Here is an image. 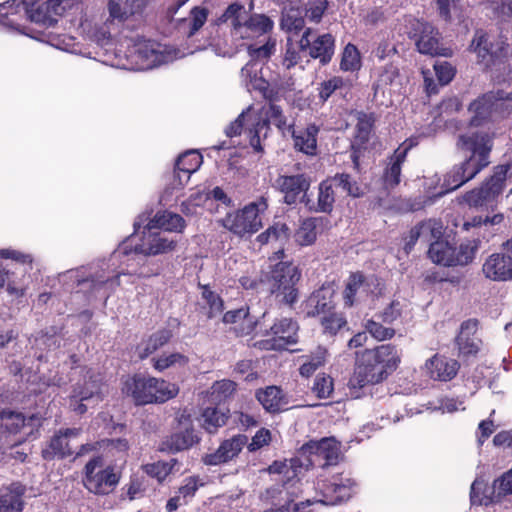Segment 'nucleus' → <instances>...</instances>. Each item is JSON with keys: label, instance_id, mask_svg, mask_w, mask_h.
<instances>
[{"label": "nucleus", "instance_id": "f257e3e1", "mask_svg": "<svg viewBox=\"0 0 512 512\" xmlns=\"http://www.w3.org/2000/svg\"><path fill=\"white\" fill-rule=\"evenodd\" d=\"M458 147L470 153L460 165L454 166L445 176L439 188L432 187L440 179L435 176L429 184L431 197H441L456 190L469 180L473 179L483 168L489 164V155L492 149V136L485 131L470 130L459 137Z\"/></svg>", "mask_w": 512, "mask_h": 512}, {"label": "nucleus", "instance_id": "f03ea898", "mask_svg": "<svg viewBox=\"0 0 512 512\" xmlns=\"http://www.w3.org/2000/svg\"><path fill=\"white\" fill-rule=\"evenodd\" d=\"M401 362V354L396 346L383 344L365 350L349 380L348 386L353 397H360L359 390L382 382Z\"/></svg>", "mask_w": 512, "mask_h": 512}, {"label": "nucleus", "instance_id": "7ed1b4c3", "mask_svg": "<svg viewBox=\"0 0 512 512\" xmlns=\"http://www.w3.org/2000/svg\"><path fill=\"white\" fill-rule=\"evenodd\" d=\"M269 123L274 124L283 134L292 130V125L287 122L282 110L270 104L267 108L249 106L226 128V135L234 137L244 131L251 147L261 152V142L268 135Z\"/></svg>", "mask_w": 512, "mask_h": 512}, {"label": "nucleus", "instance_id": "20e7f679", "mask_svg": "<svg viewBox=\"0 0 512 512\" xmlns=\"http://www.w3.org/2000/svg\"><path fill=\"white\" fill-rule=\"evenodd\" d=\"M143 4V0H108V15H86L80 20L79 29L87 39L104 47L111 42L112 32L117 25L139 14Z\"/></svg>", "mask_w": 512, "mask_h": 512}, {"label": "nucleus", "instance_id": "39448f33", "mask_svg": "<svg viewBox=\"0 0 512 512\" xmlns=\"http://www.w3.org/2000/svg\"><path fill=\"white\" fill-rule=\"evenodd\" d=\"M80 0H10L0 4V22L18 28V21L29 19L31 22L51 26L54 14H61Z\"/></svg>", "mask_w": 512, "mask_h": 512}, {"label": "nucleus", "instance_id": "423d86ee", "mask_svg": "<svg viewBox=\"0 0 512 512\" xmlns=\"http://www.w3.org/2000/svg\"><path fill=\"white\" fill-rule=\"evenodd\" d=\"M300 455L306 458L305 463L298 458L274 461L268 468L269 473L282 475L281 480L287 486L298 477L304 467L315 465L322 459L326 461L325 464L335 463L340 456V444L332 437L311 440L301 447Z\"/></svg>", "mask_w": 512, "mask_h": 512}, {"label": "nucleus", "instance_id": "0eeeda50", "mask_svg": "<svg viewBox=\"0 0 512 512\" xmlns=\"http://www.w3.org/2000/svg\"><path fill=\"white\" fill-rule=\"evenodd\" d=\"M184 55L151 40H131L127 44V51L124 52L127 62L123 63L122 67L136 71L149 70Z\"/></svg>", "mask_w": 512, "mask_h": 512}, {"label": "nucleus", "instance_id": "6e6552de", "mask_svg": "<svg viewBox=\"0 0 512 512\" xmlns=\"http://www.w3.org/2000/svg\"><path fill=\"white\" fill-rule=\"evenodd\" d=\"M268 208L264 197L250 202L240 209L227 213L222 226L239 237H249L262 228V215Z\"/></svg>", "mask_w": 512, "mask_h": 512}, {"label": "nucleus", "instance_id": "1a4fd4ad", "mask_svg": "<svg viewBox=\"0 0 512 512\" xmlns=\"http://www.w3.org/2000/svg\"><path fill=\"white\" fill-rule=\"evenodd\" d=\"M155 229H149V223L144 228L139 243L135 242V237H130L120 244L114 253V257L123 255L126 259L123 263L130 260V254H142L144 256H155L171 252L176 247V241L168 238Z\"/></svg>", "mask_w": 512, "mask_h": 512}, {"label": "nucleus", "instance_id": "9d476101", "mask_svg": "<svg viewBox=\"0 0 512 512\" xmlns=\"http://www.w3.org/2000/svg\"><path fill=\"white\" fill-rule=\"evenodd\" d=\"M119 481L120 473L101 457L90 459L84 467L82 482L90 493L108 495L114 491Z\"/></svg>", "mask_w": 512, "mask_h": 512}, {"label": "nucleus", "instance_id": "9b49d317", "mask_svg": "<svg viewBox=\"0 0 512 512\" xmlns=\"http://www.w3.org/2000/svg\"><path fill=\"white\" fill-rule=\"evenodd\" d=\"M301 272L291 262H279L273 266L267 278L269 290L279 301L293 304L298 298L297 283Z\"/></svg>", "mask_w": 512, "mask_h": 512}, {"label": "nucleus", "instance_id": "f8f14e48", "mask_svg": "<svg viewBox=\"0 0 512 512\" xmlns=\"http://www.w3.org/2000/svg\"><path fill=\"white\" fill-rule=\"evenodd\" d=\"M334 186L341 187L348 195L353 197H359L363 194L361 187L356 182H352L349 175H336L334 178L326 179L320 183L316 211L323 213L332 211L335 201Z\"/></svg>", "mask_w": 512, "mask_h": 512}, {"label": "nucleus", "instance_id": "ddd939ff", "mask_svg": "<svg viewBox=\"0 0 512 512\" xmlns=\"http://www.w3.org/2000/svg\"><path fill=\"white\" fill-rule=\"evenodd\" d=\"M298 325L290 318H280L274 322L267 336L270 338L257 343L262 350H283L297 343Z\"/></svg>", "mask_w": 512, "mask_h": 512}, {"label": "nucleus", "instance_id": "4468645a", "mask_svg": "<svg viewBox=\"0 0 512 512\" xmlns=\"http://www.w3.org/2000/svg\"><path fill=\"white\" fill-rule=\"evenodd\" d=\"M506 174L505 167H498L495 174L482 187L466 193L463 201L470 207L488 206L503 191Z\"/></svg>", "mask_w": 512, "mask_h": 512}, {"label": "nucleus", "instance_id": "2eb2a0df", "mask_svg": "<svg viewBox=\"0 0 512 512\" xmlns=\"http://www.w3.org/2000/svg\"><path fill=\"white\" fill-rule=\"evenodd\" d=\"M381 293L380 283L375 277L364 278L356 273L350 276L344 292L345 305L350 307L357 302H366Z\"/></svg>", "mask_w": 512, "mask_h": 512}, {"label": "nucleus", "instance_id": "dca6fc26", "mask_svg": "<svg viewBox=\"0 0 512 512\" xmlns=\"http://www.w3.org/2000/svg\"><path fill=\"white\" fill-rule=\"evenodd\" d=\"M355 482L348 476L335 475L327 484L320 488L322 498L317 499L325 505H336L342 501L348 500L354 492Z\"/></svg>", "mask_w": 512, "mask_h": 512}, {"label": "nucleus", "instance_id": "f3484780", "mask_svg": "<svg viewBox=\"0 0 512 512\" xmlns=\"http://www.w3.org/2000/svg\"><path fill=\"white\" fill-rule=\"evenodd\" d=\"M154 377L140 374L126 376L122 380L121 391L137 405L152 404Z\"/></svg>", "mask_w": 512, "mask_h": 512}, {"label": "nucleus", "instance_id": "a211bd4d", "mask_svg": "<svg viewBox=\"0 0 512 512\" xmlns=\"http://www.w3.org/2000/svg\"><path fill=\"white\" fill-rule=\"evenodd\" d=\"M102 399V383L99 379L90 377L83 384H78L71 395L70 407L77 413L86 412L90 403H97Z\"/></svg>", "mask_w": 512, "mask_h": 512}, {"label": "nucleus", "instance_id": "6ab92c4d", "mask_svg": "<svg viewBox=\"0 0 512 512\" xmlns=\"http://www.w3.org/2000/svg\"><path fill=\"white\" fill-rule=\"evenodd\" d=\"M311 30L307 29L299 40L300 50L309 48V54L313 58H319L322 63H327L331 60L334 53L335 39L329 34L318 36L312 43L309 39Z\"/></svg>", "mask_w": 512, "mask_h": 512}, {"label": "nucleus", "instance_id": "aec40b11", "mask_svg": "<svg viewBox=\"0 0 512 512\" xmlns=\"http://www.w3.org/2000/svg\"><path fill=\"white\" fill-rule=\"evenodd\" d=\"M482 272L492 281H512V257L503 253H493L485 259Z\"/></svg>", "mask_w": 512, "mask_h": 512}, {"label": "nucleus", "instance_id": "412c9836", "mask_svg": "<svg viewBox=\"0 0 512 512\" xmlns=\"http://www.w3.org/2000/svg\"><path fill=\"white\" fill-rule=\"evenodd\" d=\"M422 369L433 380L449 381L456 376L459 364L454 359L435 354L426 360Z\"/></svg>", "mask_w": 512, "mask_h": 512}, {"label": "nucleus", "instance_id": "4be33fe9", "mask_svg": "<svg viewBox=\"0 0 512 512\" xmlns=\"http://www.w3.org/2000/svg\"><path fill=\"white\" fill-rule=\"evenodd\" d=\"M42 417L32 414L26 419L21 413L2 412L0 413V426L5 427L10 434L21 433L28 436L40 426Z\"/></svg>", "mask_w": 512, "mask_h": 512}, {"label": "nucleus", "instance_id": "5701e85b", "mask_svg": "<svg viewBox=\"0 0 512 512\" xmlns=\"http://www.w3.org/2000/svg\"><path fill=\"white\" fill-rule=\"evenodd\" d=\"M247 436L238 434L230 439H227L221 443L219 448L211 454H207L203 461L206 465H219L226 463L242 451L243 447L247 445Z\"/></svg>", "mask_w": 512, "mask_h": 512}, {"label": "nucleus", "instance_id": "b1692460", "mask_svg": "<svg viewBox=\"0 0 512 512\" xmlns=\"http://www.w3.org/2000/svg\"><path fill=\"white\" fill-rule=\"evenodd\" d=\"M202 164V156L195 150H190L179 156L173 179V188L182 189L189 181L191 174L196 172Z\"/></svg>", "mask_w": 512, "mask_h": 512}, {"label": "nucleus", "instance_id": "393cba45", "mask_svg": "<svg viewBox=\"0 0 512 512\" xmlns=\"http://www.w3.org/2000/svg\"><path fill=\"white\" fill-rule=\"evenodd\" d=\"M419 143V136L406 139L394 152L389 166L384 174V182L388 187H394L400 183L401 165L405 161L408 151Z\"/></svg>", "mask_w": 512, "mask_h": 512}, {"label": "nucleus", "instance_id": "a878e982", "mask_svg": "<svg viewBox=\"0 0 512 512\" xmlns=\"http://www.w3.org/2000/svg\"><path fill=\"white\" fill-rule=\"evenodd\" d=\"M310 183V179L303 174L281 176L277 180V186L284 194V201L287 204H294L298 199L304 197Z\"/></svg>", "mask_w": 512, "mask_h": 512}, {"label": "nucleus", "instance_id": "bb28decb", "mask_svg": "<svg viewBox=\"0 0 512 512\" xmlns=\"http://www.w3.org/2000/svg\"><path fill=\"white\" fill-rule=\"evenodd\" d=\"M335 291L334 285L329 283L313 292L305 304L307 315L316 316L333 308Z\"/></svg>", "mask_w": 512, "mask_h": 512}, {"label": "nucleus", "instance_id": "cd10ccee", "mask_svg": "<svg viewBox=\"0 0 512 512\" xmlns=\"http://www.w3.org/2000/svg\"><path fill=\"white\" fill-rule=\"evenodd\" d=\"M80 436V430L78 429H67L65 432L60 433L52 438L50 442V450H44L43 455L45 458H49L54 455L65 457L71 455L74 449L78 446V438Z\"/></svg>", "mask_w": 512, "mask_h": 512}, {"label": "nucleus", "instance_id": "c85d7f7f", "mask_svg": "<svg viewBox=\"0 0 512 512\" xmlns=\"http://www.w3.org/2000/svg\"><path fill=\"white\" fill-rule=\"evenodd\" d=\"M180 429L183 431L174 433L166 442V448L170 451H182L190 448L198 442V435L190 429V415L182 414L179 418Z\"/></svg>", "mask_w": 512, "mask_h": 512}, {"label": "nucleus", "instance_id": "c756f323", "mask_svg": "<svg viewBox=\"0 0 512 512\" xmlns=\"http://www.w3.org/2000/svg\"><path fill=\"white\" fill-rule=\"evenodd\" d=\"M273 28V21L263 14L249 15L243 26L238 30L236 37L241 39L258 38Z\"/></svg>", "mask_w": 512, "mask_h": 512}, {"label": "nucleus", "instance_id": "7c9ffc66", "mask_svg": "<svg viewBox=\"0 0 512 512\" xmlns=\"http://www.w3.org/2000/svg\"><path fill=\"white\" fill-rule=\"evenodd\" d=\"M290 132L296 150L310 156L316 154L319 128L315 124H310L305 129L291 130Z\"/></svg>", "mask_w": 512, "mask_h": 512}, {"label": "nucleus", "instance_id": "2f4dec72", "mask_svg": "<svg viewBox=\"0 0 512 512\" xmlns=\"http://www.w3.org/2000/svg\"><path fill=\"white\" fill-rule=\"evenodd\" d=\"M476 331V320H467L462 323L457 336V345L462 354L470 355L478 352L481 341L474 336Z\"/></svg>", "mask_w": 512, "mask_h": 512}, {"label": "nucleus", "instance_id": "473e14b6", "mask_svg": "<svg viewBox=\"0 0 512 512\" xmlns=\"http://www.w3.org/2000/svg\"><path fill=\"white\" fill-rule=\"evenodd\" d=\"M256 397L263 408L271 413L284 410L287 405L285 395L277 386H268L265 389H260L257 391Z\"/></svg>", "mask_w": 512, "mask_h": 512}, {"label": "nucleus", "instance_id": "72a5a7b5", "mask_svg": "<svg viewBox=\"0 0 512 512\" xmlns=\"http://www.w3.org/2000/svg\"><path fill=\"white\" fill-rule=\"evenodd\" d=\"M136 273H137V271L134 269H132V270L122 269L116 275V277H114L112 279H104L101 276V277H97L96 279L90 280V282H91L93 288L95 289L96 293H98L101 298L107 299L109 297V295L116 289V287L120 285L121 277H127L128 282L132 283L133 282L132 278ZM88 282H89V280H84L82 282L79 281V284L80 283L85 284Z\"/></svg>", "mask_w": 512, "mask_h": 512}, {"label": "nucleus", "instance_id": "f704fd0d", "mask_svg": "<svg viewBox=\"0 0 512 512\" xmlns=\"http://www.w3.org/2000/svg\"><path fill=\"white\" fill-rule=\"evenodd\" d=\"M417 29L421 34L416 40V46L420 53L428 55L442 54L438 46V38L434 27L428 23L417 22Z\"/></svg>", "mask_w": 512, "mask_h": 512}, {"label": "nucleus", "instance_id": "c9c22d12", "mask_svg": "<svg viewBox=\"0 0 512 512\" xmlns=\"http://www.w3.org/2000/svg\"><path fill=\"white\" fill-rule=\"evenodd\" d=\"M149 229H162L169 232L181 233L185 226V220L176 213L158 212L149 222Z\"/></svg>", "mask_w": 512, "mask_h": 512}, {"label": "nucleus", "instance_id": "e433bc0d", "mask_svg": "<svg viewBox=\"0 0 512 512\" xmlns=\"http://www.w3.org/2000/svg\"><path fill=\"white\" fill-rule=\"evenodd\" d=\"M24 488L20 484H12L0 491V512H21L23 509L22 495Z\"/></svg>", "mask_w": 512, "mask_h": 512}, {"label": "nucleus", "instance_id": "4c0bfd02", "mask_svg": "<svg viewBox=\"0 0 512 512\" xmlns=\"http://www.w3.org/2000/svg\"><path fill=\"white\" fill-rule=\"evenodd\" d=\"M202 209L212 210L210 193L205 189L193 192L189 198L181 203L180 210L186 216L197 215Z\"/></svg>", "mask_w": 512, "mask_h": 512}, {"label": "nucleus", "instance_id": "58836bf2", "mask_svg": "<svg viewBox=\"0 0 512 512\" xmlns=\"http://www.w3.org/2000/svg\"><path fill=\"white\" fill-rule=\"evenodd\" d=\"M4 287L10 296L16 298L23 297L26 292L23 273H17L6 268H0V288Z\"/></svg>", "mask_w": 512, "mask_h": 512}, {"label": "nucleus", "instance_id": "ea45409f", "mask_svg": "<svg viewBox=\"0 0 512 512\" xmlns=\"http://www.w3.org/2000/svg\"><path fill=\"white\" fill-rule=\"evenodd\" d=\"M428 256L437 265L453 266L454 245L447 240H436L430 244Z\"/></svg>", "mask_w": 512, "mask_h": 512}, {"label": "nucleus", "instance_id": "a19ab883", "mask_svg": "<svg viewBox=\"0 0 512 512\" xmlns=\"http://www.w3.org/2000/svg\"><path fill=\"white\" fill-rule=\"evenodd\" d=\"M172 337V332L169 329H162L151 335L147 340L142 341L136 349V352L141 359L147 358L156 350L164 346Z\"/></svg>", "mask_w": 512, "mask_h": 512}, {"label": "nucleus", "instance_id": "79ce46f5", "mask_svg": "<svg viewBox=\"0 0 512 512\" xmlns=\"http://www.w3.org/2000/svg\"><path fill=\"white\" fill-rule=\"evenodd\" d=\"M470 48L477 54L480 61L485 62L486 65H488L490 61H493L494 58L498 57V54L503 50L502 47L494 49L492 44H488L487 35L481 31L476 32Z\"/></svg>", "mask_w": 512, "mask_h": 512}, {"label": "nucleus", "instance_id": "37998d69", "mask_svg": "<svg viewBox=\"0 0 512 512\" xmlns=\"http://www.w3.org/2000/svg\"><path fill=\"white\" fill-rule=\"evenodd\" d=\"M189 363V357L180 352H164L161 355L152 359V364L155 370L163 372L170 368H182Z\"/></svg>", "mask_w": 512, "mask_h": 512}, {"label": "nucleus", "instance_id": "c03bdc74", "mask_svg": "<svg viewBox=\"0 0 512 512\" xmlns=\"http://www.w3.org/2000/svg\"><path fill=\"white\" fill-rule=\"evenodd\" d=\"M321 222V218H307L303 220L295 232V241L301 246L312 245L317 239L316 228Z\"/></svg>", "mask_w": 512, "mask_h": 512}, {"label": "nucleus", "instance_id": "a18cd8bd", "mask_svg": "<svg viewBox=\"0 0 512 512\" xmlns=\"http://www.w3.org/2000/svg\"><path fill=\"white\" fill-rule=\"evenodd\" d=\"M260 66L256 61H249L241 70V80L248 90H265L266 82L259 75Z\"/></svg>", "mask_w": 512, "mask_h": 512}, {"label": "nucleus", "instance_id": "49530a36", "mask_svg": "<svg viewBox=\"0 0 512 512\" xmlns=\"http://www.w3.org/2000/svg\"><path fill=\"white\" fill-rule=\"evenodd\" d=\"M249 14L246 8L238 3H233L227 7L220 18V21L229 23L232 26L233 35H238V30L244 25Z\"/></svg>", "mask_w": 512, "mask_h": 512}, {"label": "nucleus", "instance_id": "de8ad7c7", "mask_svg": "<svg viewBox=\"0 0 512 512\" xmlns=\"http://www.w3.org/2000/svg\"><path fill=\"white\" fill-rule=\"evenodd\" d=\"M179 393V387L177 384L166 381L164 379L155 378L153 383L152 392V404L153 403H164Z\"/></svg>", "mask_w": 512, "mask_h": 512}, {"label": "nucleus", "instance_id": "09e8293b", "mask_svg": "<svg viewBox=\"0 0 512 512\" xmlns=\"http://www.w3.org/2000/svg\"><path fill=\"white\" fill-rule=\"evenodd\" d=\"M478 251L477 240H464L454 246L453 266H464L471 263Z\"/></svg>", "mask_w": 512, "mask_h": 512}, {"label": "nucleus", "instance_id": "8fccbe9b", "mask_svg": "<svg viewBox=\"0 0 512 512\" xmlns=\"http://www.w3.org/2000/svg\"><path fill=\"white\" fill-rule=\"evenodd\" d=\"M305 361L299 368V373L303 377H310L318 368L322 367L327 358L326 348L319 346L317 347L310 356L304 357Z\"/></svg>", "mask_w": 512, "mask_h": 512}, {"label": "nucleus", "instance_id": "3c124183", "mask_svg": "<svg viewBox=\"0 0 512 512\" xmlns=\"http://www.w3.org/2000/svg\"><path fill=\"white\" fill-rule=\"evenodd\" d=\"M281 26L282 29L289 34L297 33L298 31L302 30L304 27V18L301 11L293 7L288 8L285 6L281 20Z\"/></svg>", "mask_w": 512, "mask_h": 512}, {"label": "nucleus", "instance_id": "603ef678", "mask_svg": "<svg viewBox=\"0 0 512 512\" xmlns=\"http://www.w3.org/2000/svg\"><path fill=\"white\" fill-rule=\"evenodd\" d=\"M227 414L218 408H206L201 416V424L208 432H214L218 427L225 424Z\"/></svg>", "mask_w": 512, "mask_h": 512}, {"label": "nucleus", "instance_id": "864d4df0", "mask_svg": "<svg viewBox=\"0 0 512 512\" xmlns=\"http://www.w3.org/2000/svg\"><path fill=\"white\" fill-rule=\"evenodd\" d=\"M236 389L233 381L223 379L215 382L210 388V401L220 403L230 397Z\"/></svg>", "mask_w": 512, "mask_h": 512}, {"label": "nucleus", "instance_id": "5fc2aeb1", "mask_svg": "<svg viewBox=\"0 0 512 512\" xmlns=\"http://www.w3.org/2000/svg\"><path fill=\"white\" fill-rule=\"evenodd\" d=\"M288 227L284 223H275L265 232L257 237V241L261 244L270 242H284L288 239Z\"/></svg>", "mask_w": 512, "mask_h": 512}, {"label": "nucleus", "instance_id": "6e6d98bb", "mask_svg": "<svg viewBox=\"0 0 512 512\" xmlns=\"http://www.w3.org/2000/svg\"><path fill=\"white\" fill-rule=\"evenodd\" d=\"M341 69L344 71H357L361 67V55L357 47L347 44L342 53Z\"/></svg>", "mask_w": 512, "mask_h": 512}, {"label": "nucleus", "instance_id": "4d7b16f0", "mask_svg": "<svg viewBox=\"0 0 512 512\" xmlns=\"http://www.w3.org/2000/svg\"><path fill=\"white\" fill-rule=\"evenodd\" d=\"M224 323H231L238 325L240 321H246L247 322V330L241 329V333H252L256 326V321L249 316L248 310L245 308L228 311L223 316Z\"/></svg>", "mask_w": 512, "mask_h": 512}, {"label": "nucleus", "instance_id": "13d9d810", "mask_svg": "<svg viewBox=\"0 0 512 512\" xmlns=\"http://www.w3.org/2000/svg\"><path fill=\"white\" fill-rule=\"evenodd\" d=\"M334 390L333 379L324 373L318 374L314 380L312 391L318 398H328Z\"/></svg>", "mask_w": 512, "mask_h": 512}, {"label": "nucleus", "instance_id": "bf43d9fd", "mask_svg": "<svg viewBox=\"0 0 512 512\" xmlns=\"http://www.w3.org/2000/svg\"><path fill=\"white\" fill-rule=\"evenodd\" d=\"M175 464V460L171 462L159 461L144 466L145 472L151 477L156 478L159 482H162L171 473Z\"/></svg>", "mask_w": 512, "mask_h": 512}, {"label": "nucleus", "instance_id": "052dcab7", "mask_svg": "<svg viewBox=\"0 0 512 512\" xmlns=\"http://www.w3.org/2000/svg\"><path fill=\"white\" fill-rule=\"evenodd\" d=\"M493 494L495 498L512 494V468L494 481Z\"/></svg>", "mask_w": 512, "mask_h": 512}, {"label": "nucleus", "instance_id": "680f3d73", "mask_svg": "<svg viewBox=\"0 0 512 512\" xmlns=\"http://www.w3.org/2000/svg\"><path fill=\"white\" fill-rule=\"evenodd\" d=\"M419 227L422 231V237L426 239L441 240L440 238L444 233L443 223L434 219L423 222Z\"/></svg>", "mask_w": 512, "mask_h": 512}, {"label": "nucleus", "instance_id": "e2e57ef3", "mask_svg": "<svg viewBox=\"0 0 512 512\" xmlns=\"http://www.w3.org/2000/svg\"><path fill=\"white\" fill-rule=\"evenodd\" d=\"M366 331L378 341L391 339L395 331L392 328H387L373 320H368L365 325Z\"/></svg>", "mask_w": 512, "mask_h": 512}, {"label": "nucleus", "instance_id": "0e129e2a", "mask_svg": "<svg viewBox=\"0 0 512 512\" xmlns=\"http://www.w3.org/2000/svg\"><path fill=\"white\" fill-rule=\"evenodd\" d=\"M276 47V40L269 38L267 42L260 46L255 47L253 45L248 46V53L251 57V61H256L258 59H266L274 53Z\"/></svg>", "mask_w": 512, "mask_h": 512}, {"label": "nucleus", "instance_id": "69168bd1", "mask_svg": "<svg viewBox=\"0 0 512 512\" xmlns=\"http://www.w3.org/2000/svg\"><path fill=\"white\" fill-rule=\"evenodd\" d=\"M321 324L325 333L335 335L346 325V320L341 314L333 313L323 317Z\"/></svg>", "mask_w": 512, "mask_h": 512}, {"label": "nucleus", "instance_id": "338daca9", "mask_svg": "<svg viewBox=\"0 0 512 512\" xmlns=\"http://www.w3.org/2000/svg\"><path fill=\"white\" fill-rule=\"evenodd\" d=\"M204 482L198 476H190L184 480V484L178 489V494L183 498L184 502L192 498L199 487H202Z\"/></svg>", "mask_w": 512, "mask_h": 512}, {"label": "nucleus", "instance_id": "774afa93", "mask_svg": "<svg viewBox=\"0 0 512 512\" xmlns=\"http://www.w3.org/2000/svg\"><path fill=\"white\" fill-rule=\"evenodd\" d=\"M399 77L398 69L393 65L384 67L383 71L379 74L376 82V90L386 86H396L397 79Z\"/></svg>", "mask_w": 512, "mask_h": 512}]
</instances>
